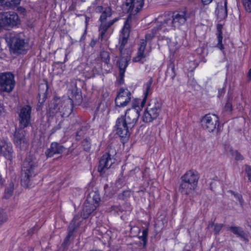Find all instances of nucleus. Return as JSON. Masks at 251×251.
<instances>
[{
    "instance_id": "nucleus-1",
    "label": "nucleus",
    "mask_w": 251,
    "mask_h": 251,
    "mask_svg": "<svg viewBox=\"0 0 251 251\" xmlns=\"http://www.w3.org/2000/svg\"><path fill=\"white\" fill-rule=\"evenodd\" d=\"M140 104L136 102L132 104V107L126 110L125 116H122L116 121V133L122 138H126L129 136V130L136 125L139 117L141 108Z\"/></svg>"
},
{
    "instance_id": "nucleus-2",
    "label": "nucleus",
    "mask_w": 251,
    "mask_h": 251,
    "mask_svg": "<svg viewBox=\"0 0 251 251\" xmlns=\"http://www.w3.org/2000/svg\"><path fill=\"white\" fill-rule=\"evenodd\" d=\"M104 0H95L89 7L96 13H100L101 15L99 19L100 25L99 26V38L102 40L107 30L115 23L117 22L119 18H115L112 20L108 21L107 19L112 16V10L110 7H103Z\"/></svg>"
},
{
    "instance_id": "nucleus-3",
    "label": "nucleus",
    "mask_w": 251,
    "mask_h": 251,
    "mask_svg": "<svg viewBox=\"0 0 251 251\" xmlns=\"http://www.w3.org/2000/svg\"><path fill=\"white\" fill-rule=\"evenodd\" d=\"M6 41L10 52L14 54H24L29 48L28 43L22 33H10Z\"/></svg>"
},
{
    "instance_id": "nucleus-4",
    "label": "nucleus",
    "mask_w": 251,
    "mask_h": 251,
    "mask_svg": "<svg viewBox=\"0 0 251 251\" xmlns=\"http://www.w3.org/2000/svg\"><path fill=\"white\" fill-rule=\"evenodd\" d=\"M199 178V175L196 171L191 170L187 171L180 177L179 191L182 194L188 195L196 190Z\"/></svg>"
},
{
    "instance_id": "nucleus-5",
    "label": "nucleus",
    "mask_w": 251,
    "mask_h": 251,
    "mask_svg": "<svg viewBox=\"0 0 251 251\" xmlns=\"http://www.w3.org/2000/svg\"><path fill=\"white\" fill-rule=\"evenodd\" d=\"M38 166V160L33 155L27 156L23 163L22 170L21 182L28 187L30 178L34 175V170Z\"/></svg>"
},
{
    "instance_id": "nucleus-6",
    "label": "nucleus",
    "mask_w": 251,
    "mask_h": 251,
    "mask_svg": "<svg viewBox=\"0 0 251 251\" xmlns=\"http://www.w3.org/2000/svg\"><path fill=\"white\" fill-rule=\"evenodd\" d=\"M162 103L156 98L151 99L144 111L142 119L145 123H151L156 119L161 111Z\"/></svg>"
},
{
    "instance_id": "nucleus-7",
    "label": "nucleus",
    "mask_w": 251,
    "mask_h": 251,
    "mask_svg": "<svg viewBox=\"0 0 251 251\" xmlns=\"http://www.w3.org/2000/svg\"><path fill=\"white\" fill-rule=\"evenodd\" d=\"M15 84V76L12 73H0V93L11 92Z\"/></svg>"
},
{
    "instance_id": "nucleus-8",
    "label": "nucleus",
    "mask_w": 251,
    "mask_h": 251,
    "mask_svg": "<svg viewBox=\"0 0 251 251\" xmlns=\"http://www.w3.org/2000/svg\"><path fill=\"white\" fill-rule=\"evenodd\" d=\"M202 128L209 132L218 131L219 126V119L215 114H206L201 119Z\"/></svg>"
},
{
    "instance_id": "nucleus-9",
    "label": "nucleus",
    "mask_w": 251,
    "mask_h": 251,
    "mask_svg": "<svg viewBox=\"0 0 251 251\" xmlns=\"http://www.w3.org/2000/svg\"><path fill=\"white\" fill-rule=\"evenodd\" d=\"M20 23L18 14L13 11L0 12V25L2 26L13 27Z\"/></svg>"
},
{
    "instance_id": "nucleus-10",
    "label": "nucleus",
    "mask_w": 251,
    "mask_h": 251,
    "mask_svg": "<svg viewBox=\"0 0 251 251\" xmlns=\"http://www.w3.org/2000/svg\"><path fill=\"white\" fill-rule=\"evenodd\" d=\"M155 37L153 33L151 30L146 34V39L141 40L139 47L138 49L137 55L133 58V61L135 62H143L142 60L149 55V53L145 52V50L147 46V41H150Z\"/></svg>"
},
{
    "instance_id": "nucleus-11",
    "label": "nucleus",
    "mask_w": 251,
    "mask_h": 251,
    "mask_svg": "<svg viewBox=\"0 0 251 251\" xmlns=\"http://www.w3.org/2000/svg\"><path fill=\"white\" fill-rule=\"evenodd\" d=\"M31 107L29 105L23 106L19 113V126L21 128L27 127L30 124Z\"/></svg>"
},
{
    "instance_id": "nucleus-12",
    "label": "nucleus",
    "mask_w": 251,
    "mask_h": 251,
    "mask_svg": "<svg viewBox=\"0 0 251 251\" xmlns=\"http://www.w3.org/2000/svg\"><path fill=\"white\" fill-rule=\"evenodd\" d=\"M131 19V15H130L125 21L124 25L121 32L119 42L120 44L119 50L121 54H123L124 47L127 43V39L129 35Z\"/></svg>"
},
{
    "instance_id": "nucleus-13",
    "label": "nucleus",
    "mask_w": 251,
    "mask_h": 251,
    "mask_svg": "<svg viewBox=\"0 0 251 251\" xmlns=\"http://www.w3.org/2000/svg\"><path fill=\"white\" fill-rule=\"evenodd\" d=\"M191 14V13L188 12L186 9L178 12L174 13L171 16L175 28L184 25L187 19L190 17Z\"/></svg>"
},
{
    "instance_id": "nucleus-14",
    "label": "nucleus",
    "mask_w": 251,
    "mask_h": 251,
    "mask_svg": "<svg viewBox=\"0 0 251 251\" xmlns=\"http://www.w3.org/2000/svg\"><path fill=\"white\" fill-rule=\"evenodd\" d=\"M131 100V93L127 89L121 88L115 98L117 106L124 107L127 105Z\"/></svg>"
},
{
    "instance_id": "nucleus-15",
    "label": "nucleus",
    "mask_w": 251,
    "mask_h": 251,
    "mask_svg": "<svg viewBox=\"0 0 251 251\" xmlns=\"http://www.w3.org/2000/svg\"><path fill=\"white\" fill-rule=\"evenodd\" d=\"M115 163V159L111 157L109 153H104L100 158L99 161L98 171L101 174L105 173L106 171L109 169Z\"/></svg>"
},
{
    "instance_id": "nucleus-16",
    "label": "nucleus",
    "mask_w": 251,
    "mask_h": 251,
    "mask_svg": "<svg viewBox=\"0 0 251 251\" xmlns=\"http://www.w3.org/2000/svg\"><path fill=\"white\" fill-rule=\"evenodd\" d=\"M156 22L163 32L175 29L171 15H165L159 17Z\"/></svg>"
},
{
    "instance_id": "nucleus-17",
    "label": "nucleus",
    "mask_w": 251,
    "mask_h": 251,
    "mask_svg": "<svg viewBox=\"0 0 251 251\" xmlns=\"http://www.w3.org/2000/svg\"><path fill=\"white\" fill-rule=\"evenodd\" d=\"M14 141L16 146L21 150H25L28 146V140L26 137L25 131L23 129L15 132Z\"/></svg>"
},
{
    "instance_id": "nucleus-18",
    "label": "nucleus",
    "mask_w": 251,
    "mask_h": 251,
    "mask_svg": "<svg viewBox=\"0 0 251 251\" xmlns=\"http://www.w3.org/2000/svg\"><path fill=\"white\" fill-rule=\"evenodd\" d=\"M126 6L127 12L130 15H135L143 8L144 4V0H126Z\"/></svg>"
},
{
    "instance_id": "nucleus-19",
    "label": "nucleus",
    "mask_w": 251,
    "mask_h": 251,
    "mask_svg": "<svg viewBox=\"0 0 251 251\" xmlns=\"http://www.w3.org/2000/svg\"><path fill=\"white\" fill-rule=\"evenodd\" d=\"M129 59V58L127 56H122L117 62V65L119 69V81L120 84L123 83L125 71L128 66Z\"/></svg>"
},
{
    "instance_id": "nucleus-20",
    "label": "nucleus",
    "mask_w": 251,
    "mask_h": 251,
    "mask_svg": "<svg viewBox=\"0 0 251 251\" xmlns=\"http://www.w3.org/2000/svg\"><path fill=\"white\" fill-rule=\"evenodd\" d=\"M65 150V148L63 145L57 142H53L45 154L47 157H51L54 154L62 153Z\"/></svg>"
},
{
    "instance_id": "nucleus-21",
    "label": "nucleus",
    "mask_w": 251,
    "mask_h": 251,
    "mask_svg": "<svg viewBox=\"0 0 251 251\" xmlns=\"http://www.w3.org/2000/svg\"><path fill=\"white\" fill-rule=\"evenodd\" d=\"M98 206V205L97 204L88 201V200L86 199L84 203L82 212V216L83 218H87Z\"/></svg>"
},
{
    "instance_id": "nucleus-22",
    "label": "nucleus",
    "mask_w": 251,
    "mask_h": 251,
    "mask_svg": "<svg viewBox=\"0 0 251 251\" xmlns=\"http://www.w3.org/2000/svg\"><path fill=\"white\" fill-rule=\"evenodd\" d=\"M152 79L151 78L149 80L146 82L144 85V98L142 100L141 99H138L135 102L136 103L140 104V106L142 107H143L144 106L148 96L149 95L151 89V86L152 83Z\"/></svg>"
},
{
    "instance_id": "nucleus-23",
    "label": "nucleus",
    "mask_w": 251,
    "mask_h": 251,
    "mask_svg": "<svg viewBox=\"0 0 251 251\" xmlns=\"http://www.w3.org/2000/svg\"><path fill=\"white\" fill-rule=\"evenodd\" d=\"M228 229L245 242H248L247 236L242 227L237 226H231L228 228Z\"/></svg>"
},
{
    "instance_id": "nucleus-24",
    "label": "nucleus",
    "mask_w": 251,
    "mask_h": 251,
    "mask_svg": "<svg viewBox=\"0 0 251 251\" xmlns=\"http://www.w3.org/2000/svg\"><path fill=\"white\" fill-rule=\"evenodd\" d=\"M100 56L102 62L104 63L103 67L107 68L105 69L106 71L109 72L112 68L111 65L109 64L110 57L109 53L107 51H102L100 53Z\"/></svg>"
},
{
    "instance_id": "nucleus-25",
    "label": "nucleus",
    "mask_w": 251,
    "mask_h": 251,
    "mask_svg": "<svg viewBox=\"0 0 251 251\" xmlns=\"http://www.w3.org/2000/svg\"><path fill=\"white\" fill-rule=\"evenodd\" d=\"M227 0H224V6L217 9V16L221 20L226 19L227 16Z\"/></svg>"
},
{
    "instance_id": "nucleus-26",
    "label": "nucleus",
    "mask_w": 251,
    "mask_h": 251,
    "mask_svg": "<svg viewBox=\"0 0 251 251\" xmlns=\"http://www.w3.org/2000/svg\"><path fill=\"white\" fill-rule=\"evenodd\" d=\"M58 100V99L55 100V101L50 105L48 112L50 117H53L59 112L60 106L57 102Z\"/></svg>"
},
{
    "instance_id": "nucleus-27",
    "label": "nucleus",
    "mask_w": 251,
    "mask_h": 251,
    "mask_svg": "<svg viewBox=\"0 0 251 251\" xmlns=\"http://www.w3.org/2000/svg\"><path fill=\"white\" fill-rule=\"evenodd\" d=\"M222 27L223 26L222 25H218L217 26V36L218 39V43L217 47L221 50H223L224 49V45L222 44L223 40V33H222Z\"/></svg>"
},
{
    "instance_id": "nucleus-28",
    "label": "nucleus",
    "mask_w": 251,
    "mask_h": 251,
    "mask_svg": "<svg viewBox=\"0 0 251 251\" xmlns=\"http://www.w3.org/2000/svg\"><path fill=\"white\" fill-rule=\"evenodd\" d=\"M87 200L88 201L92 202L99 206V203L100 201V198L99 195L96 192H92L87 197Z\"/></svg>"
},
{
    "instance_id": "nucleus-29",
    "label": "nucleus",
    "mask_w": 251,
    "mask_h": 251,
    "mask_svg": "<svg viewBox=\"0 0 251 251\" xmlns=\"http://www.w3.org/2000/svg\"><path fill=\"white\" fill-rule=\"evenodd\" d=\"M75 230V227L73 221L71 223L69 227V231L68 235L66 236L65 239H64L63 244H67L69 241L70 237L73 235L74 232Z\"/></svg>"
},
{
    "instance_id": "nucleus-30",
    "label": "nucleus",
    "mask_w": 251,
    "mask_h": 251,
    "mask_svg": "<svg viewBox=\"0 0 251 251\" xmlns=\"http://www.w3.org/2000/svg\"><path fill=\"white\" fill-rule=\"evenodd\" d=\"M81 146L83 147L84 151L89 152L91 147L90 139L87 137L84 138L81 142Z\"/></svg>"
},
{
    "instance_id": "nucleus-31",
    "label": "nucleus",
    "mask_w": 251,
    "mask_h": 251,
    "mask_svg": "<svg viewBox=\"0 0 251 251\" xmlns=\"http://www.w3.org/2000/svg\"><path fill=\"white\" fill-rule=\"evenodd\" d=\"M3 148L4 149L7 150V152L4 151V155L5 158L9 160H11L12 158V154H13V149L12 147L10 146L6 145V146H3Z\"/></svg>"
},
{
    "instance_id": "nucleus-32",
    "label": "nucleus",
    "mask_w": 251,
    "mask_h": 251,
    "mask_svg": "<svg viewBox=\"0 0 251 251\" xmlns=\"http://www.w3.org/2000/svg\"><path fill=\"white\" fill-rule=\"evenodd\" d=\"M72 100L75 104H79L82 101V97L79 92L73 93Z\"/></svg>"
},
{
    "instance_id": "nucleus-33",
    "label": "nucleus",
    "mask_w": 251,
    "mask_h": 251,
    "mask_svg": "<svg viewBox=\"0 0 251 251\" xmlns=\"http://www.w3.org/2000/svg\"><path fill=\"white\" fill-rule=\"evenodd\" d=\"M148 235V229L146 228L142 231V235L139 236V238L143 242L141 244L143 247H145L147 243V237Z\"/></svg>"
},
{
    "instance_id": "nucleus-34",
    "label": "nucleus",
    "mask_w": 251,
    "mask_h": 251,
    "mask_svg": "<svg viewBox=\"0 0 251 251\" xmlns=\"http://www.w3.org/2000/svg\"><path fill=\"white\" fill-rule=\"evenodd\" d=\"M21 0H5L4 7H15L20 3Z\"/></svg>"
},
{
    "instance_id": "nucleus-35",
    "label": "nucleus",
    "mask_w": 251,
    "mask_h": 251,
    "mask_svg": "<svg viewBox=\"0 0 251 251\" xmlns=\"http://www.w3.org/2000/svg\"><path fill=\"white\" fill-rule=\"evenodd\" d=\"M14 190V184L12 183L9 184L8 187H7L5 190L4 197L6 199H8L13 194Z\"/></svg>"
},
{
    "instance_id": "nucleus-36",
    "label": "nucleus",
    "mask_w": 251,
    "mask_h": 251,
    "mask_svg": "<svg viewBox=\"0 0 251 251\" xmlns=\"http://www.w3.org/2000/svg\"><path fill=\"white\" fill-rule=\"evenodd\" d=\"M86 133V128L85 127H82L78 130L76 133V139L77 140H81Z\"/></svg>"
},
{
    "instance_id": "nucleus-37",
    "label": "nucleus",
    "mask_w": 251,
    "mask_h": 251,
    "mask_svg": "<svg viewBox=\"0 0 251 251\" xmlns=\"http://www.w3.org/2000/svg\"><path fill=\"white\" fill-rule=\"evenodd\" d=\"M243 5L246 11L251 12V0H242Z\"/></svg>"
},
{
    "instance_id": "nucleus-38",
    "label": "nucleus",
    "mask_w": 251,
    "mask_h": 251,
    "mask_svg": "<svg viewBox=\"0 0 251 251\" xmlns=\"http://www.w3.org/2000/svg\"><path fill=\"white\" fill-rule=\"evenodd\" d=\"M7 220V216L6 212L3 210H0V226Z\"/></svg>"
},
{
    "instance_id": "nucleus-39",
    "label": "nucleus",
    "mask_w": 251,
    "mask_h": 251,
    "mask_svg": "<svg viewBox=\"0 0 251 251\" xmlns=\"http://www.w3.org/2000/svg\"><path fill=\"white\" fill-rule=\"evenodd\" d=\"M155 36L159 31H162L157 22L153 24V27L150 30Z\"/></svg>"
},
{
    "instance_id": "nucleus-40",
    "label": "nucleus",
    "mask_w": 251,
    "mask_h": 251,
    "mask_svg": "<svg viewBox=\"0 0 251 251\" xmlns=\"http://www.w3.org/2000/svg\"><path fill=\"white\" fill-rule=\"evenodd\" d=\"M223 226H224V225L222 224H218V223L215 224V225H214V229H213L214 234L215 235L219 234L220 231L223 227Z\"/></svg>"
},
{
    "instance_id": "nucleus-41",
    "label": "nucleus",
    "mask_w": 251,
    "mask_h": 251,
    "mask_svg": "<svg viewBox=\"0 0 251 251\" xmlns=\"http://www.w3.org/2000/svg\"><path fill=\"white\" fill-rule=\"evenodd\" d=\"M245 172L247 174L248 180L251 181V167L250 166L246 165Z\"/></svg>"
},
{
    "instance_id": "nucleus-42",
    "label": "nucleus",
    "mask_w": 251,
    "mask_h": 251,
    "mask_svg": "<svg viewBox=\"0 0 251 251\" xmlns=\"http://www.w3.org/2000/svg\"><path fill=\"white\" fill-rule=\"evenodd\" d=\"M232 193L234 195L235 198H236V199L239 202L240 204L242 205L243 204V202H244V201L243 200V198H242V196L238 194V193H235L234 192H232Z\"/></svg>"
},
{
    "instance_id": "nucleus-43",
    "label": "nucleus",
    "mask_w": 251,
    "mask_h": 251,
    "mask_svg": "<svg viewBox=\"0 0 251 251\" xmlns=\"http://www.w3.org/2000/svg\"><path fill=\"white\" fill-rule=\"evenodd\" d=\"M235 158L237 160H242L244 159L243 155L237 151L235 152Z\"/></svg>"
},
{
    "instance_id": "nucleus-44",
    "label": "nucleus",
    "mask_w": 251,
    "mask_h": 251,
    "mask_svg": "<svg viewBox=\"0 0 251 251\" xmlns=\"http://www.w3.org/2000/svg\"><path fill=\"white\" fill-rule=\"evenodd\" d=\"M232 104L229 101H228L225 106V109L226 111H231L232 110Z\"/></svg>"
},
{
    "instance_id": "nucleus-45",
    "label": "nucleus",
    "mask_w": 251,
    "mask_h": 251,
    "mask_svg": "<svg viewBox=\"0 0 251 251\" xmlns=\"http://www.w3.org/2000/svg\"><path fill=\"white\" fill-rule=\"evenodd\" d=\"M45 87H46V91H45V92L43 93V100L42 101V102H44L45 100L46 99V98H47L46 97V95H46V93H47V90H48V86H47V85H45Z\"/></svg>"
},
{
    "instance_id": "nucleus-46",
    "label": "nucleus",
    "mask_w": 251,
    "mask_h": 251,
    "mask_svg": "<svg viewBox=\"0 0 251 251\" xmlns=\"http://www.w3.org/2000/svg\"><path fill=\"white\" fill-rule=\"evenodd\" d=\"M61 122H60L58 124V125L57 126L54 127V128H52V129L53 130L52 133L54 132L56 130H57L61 128Z\"/></svg>"
},
{
    "instance_id": "nucleus-47",
    "label": "nucleus",
    "mask_w": 251,
    "mask_h": 251,
    "mask_svg": "<svg viewBox=\"0 0 251 251\" xmlns=\"http://www.w3.org/2000/svg\"><path fill=\"white\" fill-rule=\"evenodd\" d=\"M201 1L204 5H208L212 2V0H201Z\"/></svg>"
},
{
    "instance_id": "nucleus-48",
    "label": "nucleus",
    "mask_w": 251,
    "mask_h": 251,
    "mask_svg": "<svg viewBox=\"0 0 251 251\" xmlns=\"http://www.w3.org/2000/svg\"><path fill=\"white\" fill-rule=\"evenodd\" d=\"M215 225V224H214L213 222H209V223H208V226H207V228H212L213 227H214V225Z\"/></svg>"
},
{
    "instance_id": "nucleus-49",
    "label": "nucleus",
    "mask_w": 251,
    "mask_h": 251,
    "mask_svg": "<svg viewBox=\"0 0 251 251\" xmlns=\"http://www.w3.org/2000/svg\"><path fill=\"white\" fill-rule=\"evenodd\" d=\"M247 77L248 78L249 81H250L251 80V68L249 70L248 73Z\"/></svg>"
},
{
    "instance_id": "nucleus-50",
    "label": "nucleus",
    "mask_w": 251,
    "mask_h": 251,
    "mask_svg": "<svg viewBox=\"0 0 251 251\" xmlns=\"http://www.w3.org/2000/svg\"><path fill=\"white\" fill-rule=\"evenodd\" d=\"M86 34V29L85 30L84 32L83 33V35L81 36V37L79 40V41H81L84 40V39L85 38Z\"/></svg>"
},
{
    "instance_id": "nucleus-51",
    "label": "nucleus",
    "mask_w": 251,
    "mask_h": 251,
    "mask_svg": "<svg viewBox=\"0 0 251 251\" xmlns=\"http://www.w3.org/2000/svg\"><path fill=\"white\" fill-rule=\"evenodd\" d=\"M130 195V192L128 191H125L123 192V195L126 196H129Z\"/></svg>"
},
{
    "instance_id": "nucleus-52",
    "label": "nucleus",
    "mask_w": 251,
    "mask_h": 251,
    "mask_svg": "<svg viewBox=\"0 0 251 251\" xmlns=\"http://www.w3.org/2000/svg\"><path fill=\"white\" fill-rule=\"evenodd\" d=\"M5 0H0V4L4 7Z\"/></svg>"
},
{
    "instance_id": "nucleus-53",
    "label": "nucleus",
    "mask_w": 251,
    "mask_h": 251,
    "mask_svg": "<svg viewBox=\"0 0 251 251\" xmlns=\"http://www.w3.org/2000/svg\"><path fill=\"white\" fill-rule=\"evenodd\" d=\"M89 19H90L89 17H87V16L86 17V18H85V20H85V22H86V24H87V23L88 22V21H89Z\"/></svg>"
},
{
    "instance_id": "nucleus-54",
    "label": "nucleus",
    "mask_w": 251,
    "mask_h": 251,
    "mask_svg": "<svg viewBox=\"0 0 251 251\" xmlns=\"http://www.w3.org/2000/svg\"><path fill=\"white\" fill-rule=\"evenodd\" d=\"M3 110L2 106L0 104V113H1Z\"/></svg>"
},
{
    "instance_id": "nucleus-55",
    "label": "nucleus",
    "mask_w": 251,
    "mask_h": 251,
    "mask_svg": "<svg viewBox=\"0 0 251 251\" xmlns=\"http://www.w3.org/2000/svg\"><path fill=\"white\" fill-rule=\"evenodd\" d=\"M38 96H39V100L40 101L41 100V93L40 92L39 93Z\"/></svg>"
},
{
    "instance_id": "nucleus-56",
    "label": "nucleus",
    "mask_w": 251,
    "mask_h": 251,
    "mask_svg": "<svg viewBox=\"0 0 251 251\" xmlns=\"http://www.w3.org/2000/svg\"><path fill=\"white\" fill-rule=\"evenodd\" d=\"M120 180H119L118 181H117V182H116L117 185H118V184L119 183H120Z\"/></svg>"
},
{
    "instance_id": "nucleus-57",
    "label": "nucleus",
    "mask_w": 251,
    "mask_h": 251,
    "mask_svg": "<svg viewBox=\"0 0 251 251\" xmlns=\"http://www.w3.org/2000/svg\"><path fill=\"white\" fill-rule=\"evenodd\" d=\"M2 150V148L0 146V151Z\"/></svg>"
},
{
    "instance_id": "nucleus-58",
    "label": "nucleus",
    "mask_w": 251,
    "mask_h": 251,
    "mask_svg": "<svg viewBox=\"0 0 251 251\" xmlns=\"http://www.w3.org/2000/svg\"><path fill=\"white\" fill-rule=\"evenodd\" d=\"M106 186H107V185H105L104 186V189H105V190H106Z\"/></svg>"
},
{
    "instance_id": "nucleus-59",
    "label": "nucleus",
    "mask_w": 251,
    "mask_h": 251,
    "mask_svg": "<svg viewBox=\"0 0 251 251\" xmlns=\"http://www.w3.org/2000/svg\"><path fill=\"white\" fill-rule=\"evenodd\" d=\"M191 251L190 250H185V251Z\"/></svg>"
},
{
    "instance_id": "nucleus-60",
    "label": "nucleus",
    "mask_w": 251,
    "mask_h": 251,
    "mask_svg": "<svg viewBox=\"0 0 251 251\" xmlns=\"http://www.w3.org/2000/svg\"><path fill=\"white\" fill-rule=\"evenodd\" d=\"M172 71H174V68H172Z\"/></svg>"
},
{
    "instance_id": "nucleus-61",
    "label": "nucleus",
    "mask_w": 251,
    "mask_h": 251,
    "mask_svg": "<svg viewBox=\"0 0 251 251\" xmlns=\"http://www.w3.org/2000/svg\"><path fill=\"white\" fill-rule=\"evenodd\" d=\"M60 115H61V116H63L64 114H61Z\"/></svg>"
},
{
    "instance_id": "nucleus-62",
    "label": "nucleus",
    "mask_w": 251,
    "mask_h": 251,
    "mask_svg": "<svg viewBox=\"0 0 251 251\" xmlns=\"http://www.w3.org/2000/svg\"><path fill=\"white\" fill-rule=\"evenodd\" d=\"M249 226H250L251 227V225H249Z\"/></svg>"
}]
</instances>
